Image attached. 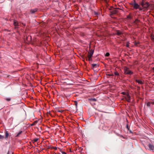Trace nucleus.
Returning <instances> with one entry per match:
<instances>
[{
  "label": "nucleus",
  "mask_w": 154,
  "mask_h": 154,
  "mask_svg": "<svg viewBox=\"0 0 154 154\" xmlns=\"http://www.w3.org/2000/svg\"><path fill=\"white\" fill-rule=\"evenodd\" d=\"M153 70H154V67L153 68Z\"/></svg>",
  "instance_id": "ea45409f"
},
{
  "label": "nucleus",
  "mask_w": 154,
  "mask_h": 154,
  "mask_svg": "<svg viewBox=\"0 0 154 154\" xmlns=\"http://www.w3.org/2000/svg\"><path fill=\"white\" fill-rule=\"evenodd\" d=\"M126 128L128 129V130H129V128L128 125H126Z\"/></svg>",
  "instance_id": "2f4dec72"
},
{
  "label": "nucleus",
  "mask_w": 154,
  "mask_h": 154,
  "mask_svg": "<svg viewBox=\"0 0 154 154\" xmlns=\"http://www.w3.org/2000/svg\"><path fill=\"white\" fill-rule=\"evenodd\" d=\"M45 89H46V88L45 87Z\"/></svg>",
  "instance_id": "a19ab883"
},
{
  "label": "nucleus",
  "mask_w": 154,
  "mask_h": 154,
  "mask_svg": "<svg viewBox=\"0 0 154 154\" xmlns=\"http://www.w3.org/2000/svg\"><path fill=\"white\" fill-rule=\"evenodd\" d=\"M117 12V10H115L113 11H111V13L112 14H116Z\"/></svg>",
  "instance_id": "4468645a"
},
{
  "label": "nucleus",
  "mask_w": 154,
  "mask_h": 154,
  "mask_svg": "<svg viewBox=\"0 0 154 154\" xmlns=\"http://www.w3.org/2000/svg\"><path fill=\"white\" fill-rule=\"evenodd\" d=\"M22 132V131H20L17 134L16 137H18L19 136V135L21 134Z\"/></svg>",
  "instance_id": "6ab92c4d"
},
{
  "label": "nucleus",
  "mask_w": 154,
  "mask_h": 154,
  "mask_svg": "<svg viewBox=\"0 0 154 154\" xmlns=\"http://www.w3.org/2000/svg\"><path fill=\"white\" fill-rule=\"evenodd\" d=\"M126 46L127 47H129V45L128 44H127L126 45Z\"/></svg>",
  "instance_id": "c9c22d12"
},
{
  "label": "nucleus",
  "mask_w": 154,
  "mask_h": 154,
  "mask_svg": "<svg viewBox=\"0 0 154 154\" xmlns=\"http://www.w3.org/2000/svg\"><path fill=\"white\" fill-rule=\"evenodd\" d=\"M151 102H148V103H146V106L147 107H149L150 106V105H151Z\"/></svg>",
  "instance_id": "a211bd4d"
},
{
  "label": "nucleus",
  "mask_w": 154,
  "mask_h": 154,
  "mask_svg": "<svg viewBox=\"0 0 154 154\" xmlns=\"http://www.w3.org/2000/svg\"><path fill=\"white\" fill-rule=\"evenodd\" d=\"M139 21H139V20H138L137 19H136L135 20V21H134V23L135 24H137L138 23Z\"/></svg>",
  "instance_id": "aec40b11"
},
{
  "label": "nucleus",
  "mask_w": 154,
  "mask_h": 154,
  "mask_svg": "<svg viewBox=\"0 0 154 154\" xmlns=\"http://www.w3.org/2000/svg\"><path fill=\"white\" fill-rule=\"evenodd\" d=\"M51 148L52 149H54L55 150L57 149V148L56 147H53Z\"/></svg>",
  "instance_id": "c756f323"
},
{
  "label": "nucleus",
  "mask_w": 154,
  "mask_h": 154,
  "mask_svg": "<svg viewBox=\"0 0 154 154\" xmlns=\"http://www.w3.org/2000/svg\"><path fill=\"white\" fill-rule=\"evenodd\" d=\"M116 34L117 35H118L119 36H120L121 35L122 33V32L120 31L119 30H117L116 31Z\"/></svg>",
  "instance_id": "9b49d317"
},
{
  "label": "nucleus",
  "mask_w": 154,
  "mask_h": 154,
  "mask_svg": "<svg viewBox=\"0 0 154 154\" xmlns=\"http://www.w3.org/2000/svg\"><path fill=\"white\" fill-rule=\"evenodd\" d=\"M61 91H64V88H63H63H61Z\"/></svg>",
  "instance_id": "7c9ffc66"
},
{
  "label": "nucleus",
  "mask_w": 154,
  "mask_h": 154,
  "mask_svg": "<svg viewBox=\"0 0 154 154\" xmlns=\"http://www.w3.org/2000/svg\"><path fill=\"white\" fill-rule=\"evenodd\" d=\"M92 57H86L85 58L87 60H88L90 63L92 61Z\"/></svg>",
  "instance_id": "9d476101"
},
{
  "label": "nucleus",
  "mask_w": 154,
  "mask_h": 154,
  "mask_svg": "<svg viewBox=\"0 0 154 154\" xmlns=\"http://www.w3.org/2000/svg\"><path fill=\"white\" fill-rule=\"evenodd\" d=\"M38 9L37 8H35L33 9H31L30 10V12L31 14H34L35 12L37 11Z\"/></svg>",
  "instance_id": "0eeeda50"
},
{
  "label": "nucleus",
  "mask_w": 154,
  "mask_h": 154,
  "mask_svg": "<svg viewBox=\"0 0 154 154\" xmlns=\"http://www.w3.org/2000/svg\"><path fill=\"white\" fill-rule=\"evenodd\" d=\"M94 52V51L93 50H90V51L88 53L89 55L87 57H92V56Z\"/></svg>",
  "instance_id": "39448f33"
},
{
  "label": "nucleus",
  "mask_w": 154,
  "mask_h": 154,
  "mask_svg": "<svg viewBox=\"0 0 154 154\" xmlns=\"http://www.w3.org/2000/svg\"><path fill=\"white\" fill-rule=\"evenodd\" d=\"M114 74L116 76H117V78H118L119 76V73L117 72H114Z\"/></svg>",
  "instance_id": "dca6fc26"
},
{
  "label": "nucleus",
  "mask_w": 154,
  "mask_h": 154,
  "mask_svg": "<svg viewBox=\"0 0 154 154\" xmlns=\"http://www.w3.org/2000/svg\"><path fill=\"white\" fill-rule=\"evenodd\" d=\"M134 7V8L135 9H137L139 8L140 5L135 2L134 3L130 4Z\"/></svg>",
  "instance_id": "7ed1b4c3"
},
{
  "label": "nucleus",
  "mask_w": 154,
  "mask_h": 154,
  "mask_svg": "<svg viewBox=\"0 0 154 154\" xmlns=\"http://www.w3.org/2000/svg\"><path fill=\"white\" fill-rule=\"evenodd\" d=\"M136 82L139 84H142L143 83V81L139 79H136Z\"/></svg>",
  "instance_id": "f8f14e48"
},
{
  "label": "nucleus",
  "mask_w": 154,
  "mask_h": 154,
  "mask_svg": "<svg viewBox=\"0 0 154 154\" xmlns=\"http://www.w3.org/2000/svg\"><path fill=\"white\" fill-rule=\"evenodd\" d=\"M4 138V136L3 135H2L0 134V139H3Z\"/></svg>",
  "instance_id": "b1692460"
},
{
  "label": "nucleus",
  "mask_w": 154,
  "mask_h": 154,
  "mask_svg": "<svg viewBox=\"0 0 154 154\" xmlns=\"http://www.w3.org/2000/svg\"><path fill=\"white\" fill-rule=\"evenodd\" d=\"M3 2V0H0V3H2Z\"/></svg>",
  "instance_id": "72a5a7b5"
},
{
  "label": "nucleus",
  "mask_w": 154,
  "mask_h": 154,
  "mask_svg": "<svg viewBox=\"0 0 154 154\" xmlns=\"http://www.w3.org/2000/svg\"><path fill=\"white\" fill-rule=\"evenodd\" d=\"M121 93L124 95H126L128 93L125 92H122Z\"/></svg>",
  "instance_id": "bb28decb"
},
{
  "label": "nucleus",
  "mask_w": 154,
  "mask_h": 154,
  "mask_svg": "<svg viewBox=\"0 0 154 154\" xmlns=\"http://www.w3.org/2000/svg\"><path fill=\"white\" fill-rule=\"evenodd\" d=\"M124 73L129 75H131L133 72L126 67H125L124 69Z\"/></svg>",
  "instance_id": "f03ea898"
},
{
  "label": "nucleus",
  "mask_w": 154,
  "mask_h": 154,
  "mask_svg": "<svg viewBox=\"0 0 154 154\" xmlns=\"http://www.w3.org/2000/svg\"><path fill=\"white\" fill-rule=\"evenodd\" d=\"M150 37L152 41L154 42V35L151 34L150 35Z\"/></svg>",
  "instance_id": "2eb2a0df"
},
{
  "label": "nucleus",
  "mask_w": 154,
  "mask_h": 154,
  "mask_svg": "<svg viewBox=\"0 0 154 154\" xmlns=\"http://www.w3.org/2000/svg\"><path fill=\"white\" fill-rule=\"evenodd\" d=\"M130 17H128V18H130Z\"/></svg>",
  "instance_id": "58836bf2"
},
{
  "label": "nucleus",
  "mask_w": 154,
  "mask_h": 154,
  "mask_svg": "<svg viewBox=\"0 0 154 154\" xmlns=\"http://www.w3.org/2000/svg\"><path fill=\"white\" fill-rule=\"evenodd\" d=\"M141 5L144 8L147 9L150 5L148 2H145L144 0H143L141 3Z\"/></svg>",
  "instance_id": "f257e3e1"
},
{
  "label": "nucleus",
  "mask_w": 154,
  "mask_h": 154,
  "mask_svg": "<svg viewBox=\"0 0 154 154\" xmlns=\"http://www.w3.org/2000/svg\"><path fill=\"white\" fill-rule=\"evenodd\" d=\"M5 99L7 101H10L11 100V99L10 98H5Z\"/></svg>",
  "instance_id": "393cba45"
},
{
  "label": "nucleus",
  "mask_w": 154,
  "mask_h": 154,
  "mask_svg": "<svg viewBox=\"0 0 154 154\" xmlns=\"http://www.w3.org/2000/svg\"><path fill=\"white\" fill-rule=\"evenodd\" d=\"M62 153L63 154H66V153L64 152H62Z\"/></svg>",
  "instance_id": "f704fd0d"
},
{
  "label": "nucleus",
  "mask_w": 154,
  "mask_h": 154,
  "mask_svg": "<svg viewBox=\"0 0 154 154\" xmlns=\"http://www.w3.org/2000/svg\"><path fill=\"white\" fill-rule=\"evenodd\" d=\"M9 136V133H8V131H5V139L7 138Z\"/></svg>",
  "instance_id": "ddd939ff"
},
{
  "label": "nucleus",
  "mask_w": 154,
  "mask_h": 154,
  "mask_svg": "<svg viewBox=\"0 0 154 154\" xmlns=\"http://www.w3.org/2000/svg\"><path fill=\"white\" fill-rule=\"evenodd\" d=\"M89 100L91 101H96V99L95 98L89 99Z\"/></svg>",
  "instance_id": "f3484780"
},
{
  "label": "nucleus",
  "mask_w": 154,
  "mask_h": 154,
  "mask_svg": "<svg viewBox=\"0 0 154 154\" xmlns=\"http://www.w3.org/2000/svg\"><path fill=\"white\" fill-rule=\"evenodd\" d=\"M108 75L109 76H113V74H108Z\"/></svg>",
  "instance_id": "473e14b6"
},
{
  "label": "nucleus",
  "mask_w": 154,
  "mask_h": 154,
  "mask_svg": "<svg viewBox=\"0 0 154 154\" xmlns=\"http://www.w3.org/2000/svg\"><path fill=\"white\" fill-rule=\"evenodd\" d=\"M91 68L93 69L94 68H97L99 67V65L97 64H91Z\"/></svg>",
  "instance_id": "423d86ee"
},
{
  "label": "nucleus",
  "mask_w": 154,
  "mask_h": 154,
  "mask_svg": "<svg viewBox=\"0 0 154 154\" xmlns=\"http://www.w3.org/2000/svg\"><path fill=\"white\" fill-rule=\"evenodd\" d=\"M106 3H107V2H108V0H103Z\"/></svg>",
  "instance_id": "c85d7f7f"
},
{
  "label": "nucleus",
  "mask_w": 154,
  "mask_h": 154,
  "mask_svg": "<svg viewBox=\"0 0 154 154\" xmlns=\"http://www.w3.org/2000/svg\"><path fill=\"white\" fill-rule=\"evenodd\" d=\"M74 103L75 105L76 106V108H77V104H78V103H77V101H74Z\"/></svg>",
  "instance_id": "4be33fe9"
},
{
  "label": "nucleus",
  "mask_w": 154,
  "mask_h": 154,
  "mask_svg": "<svg viewBox=\"0 0 154 154\" xmlns=\"http://www.w3.org/2000/svg\"><path fill=\"white\" fill-rule=\"evenodd\" d=\"M126 100L130 102V97L129 96L128 93H127L126 94Z\"/></svg>",
  "instance_id": "1a4fd4ad"
},
{
  "label": "nucleus",
  "mask_w": 154,
  "mask_h": 154,
  "mask_svg": "<svg viewBox=\"0 0 154 154\" xmlns=\"http://www.w3.org/2000/svg\"><path fill=\"white\" fill-rule=\"evenodd\" d=\"M11 154H13L12 152H10V151H8V152L7 154H11Z\"/></svg>",
  "instance_id": "cd10ccee"
},
{
  "label": "nucleus",
  "mask_w": 154,
  "mask_h": 154,
  "mask_svg": "<svg viewBox=\"0 0 154 154\" xmlns=\"http://www.w3.org/2000/svg\"><path fill=\"white\" fill-rule=\"evenodd\" d=\"M38 140V138H35L33 140V141H34V142H36Z\"/></svg>",
  "instance_id": "5701e85b"
},
{
  "label": "nucleus",
  "mask_w": 154,
  "mask_h": 154,
  "mask_svg": "<svg viewBox=\"0 0 154 154\" xmlns=\"http://www.w3.org/2000/svg\"><path fill=\"white\" fill-rule=\"evenodd\" d=\"M138 9H139V10H140V11H141V10H142V8H139H139Z\"/></svg>",
  "instance_id": "e433bc0d"
},
{
  "label": "nucleus",
  "mask_w": 154,
  "mask_h": 154,
  "mask_svg": "<svg viewBox=\"0 0 154 154\" xmlns=\"http://www.w3.org/2000/svg\"><path fill=\"white\" fill-rule=\"evenodd\" d=\"M139 42H134V45L136 46H138V45L139 44Z\"/></svg>",
  "instance_id": "412c9836"
},
{
  "label": "nucleus",
  "mask_w": 154,
  "mask_h": 154,
  "mask_svg": "<svg viewBox=\"0 0 154 154\" xmlns=\"http://www.w3.org/2000/svg\"><path fill=\"white\" fill-rule=\"evenodd\" d=\"M14 26H15V29H18V27L17 26H18V23L17 21L16 20H14Z\"/></svg>",
  "instance_id": "20e7f679"
},
{
  "label": "nucleus",
  "mask_w": 154,
  "mask_h": 154,
  "mask_svg": "<svg viewBox=\"0 0 154 154\" xmlns=\"http://www.w3.org/2000/svg\"><path fill=\"white\" fill-rule=\"evenodd\" d=\"M109 55L110 54L109 53H106L105 54V56L106 57H109Z\"/></svg>",
  "instance_id": "a878e982"
},
{
  "label": "nucleus",
  "mask_w": 154,
  "mask_h": 154,
  "mask_svg": "<svg viewBox=\"0 0 154 154\" xmlns=\"http://www.w3.org/2000/svg\"><path fill=\"white\" fill-rule=\"evenodd\" d=\"M149 149L153 151L154 150V146L151 144H149L148 145Z\"/></svg>",
  "instance_id": "6e6552de"
},
{
  "label": "nucleus",
  "mask_w": 154,
  "mask_h": 154,
  "mask_svg": "<svg viewBox=\"0 0 154 154\" xmlns=\"http://www.w3.org/2000/svg\"><path fill=\"white\" fill-rule=\"evenodd\" d=\"M130 131L132 133V132H131V131Z\"/></svg>",
  "instance_id": "79ce46f5"
},
{
  "label": "nucleus",
  "mask_w": 154,
  "mask_h": 154,
  "mask_svg": "<svg viewBox=\"0 0 154 154\" xmlns=\"http://www.w3.org/2000/svg\"><path fill=\"white\" fill-rule=\"evenodd\" d=\"M151 103L153 104H154V101H152L151 102Z\"/></svg>",
  "instance_id": "4c0bfd02"
}]
</instances>
